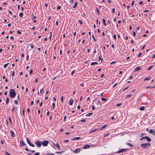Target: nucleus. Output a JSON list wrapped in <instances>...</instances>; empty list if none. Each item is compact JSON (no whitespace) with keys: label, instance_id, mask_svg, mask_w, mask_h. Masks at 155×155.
<instances>
[{"label":"nucleus","instance_id":"obj_1","mask_svg":"<svg viewBox=\"0 0 155 155\" xmlns=\"http://www.w3.org/2000/svg\"><path fill=\"white\" fill-rule=\"evenodd\" d=\"M16 93L13 89H11L9 91V96L11 98H14L16 96Z\"/></svg>","mask_w":155,"mask_h":155},{"label":"nucleus","instance_id":"obj_2","mask_svg":"<svg viewBox=\"0 0 155 155\" xmlns=\"http://www.w3.org/2000/svg\"><path fill=\"white\" fill-rule=\"evenodd\" d=\"M151 144L150 143H143L141 144V147L144 149H147L148 147L150 146Z\"/></svg>","mask_w":155,"mask_h":155},{"label":"nucleus","instance_id":"obj_3","mask_svg":"<svg viewBox=\"0 0 155 155\" xmlns=\"http://www.w3.org/2000/svg\"><path fill=\"white\" fill-rule=\"evenodd\" d=\"M49 143V142L48 140H44L42 142V144L43 146H46L48 145Z\"/></svg>","mask_w":155,"mask_h":155},{"label":"nucleus","instance_id":"obj_4","mask_svg":"<svg viewBox=\"0 0 155 155\" xmlns=\"http://www.w3.org/2000/svg\"><path fill=\"white\" fill-rule=\"evenodd\" d=\"M35 143L37 147H40L42 144V142L40 141H36Z\"/></svg>","mask_w":155,"mask_h":155},{"label":"nucleus","instance_id":"obj_5","mask_svg":"<svg viewBox=\"0 0 155 155\" xmlns=\"http://www.w3.org/2000/svg\"><path fill=\"white\" fill-rule=\"evenodd\" d=\"M26 140H27V143L30 146H31L33 147H34V146H35L34 145L31 143L30 139L28 138H26Z\"/></svg>","mask_w":155,"mask_h":155},{"label":"nucleus","instance_id":"obj_6","mask_svg":"<svg viewBox=\"0 0 155 155\" xmlns=\"http://www.w3.org/2000/svg\"><path fill=\"white\" fill-rule=\"evenodd\" d=\"M127 150V149H121L118 151H117L116 153H121L124 151H126Z\"/></svg>","mask_w":155,"mask_h":155},{"label":"nucleus","instance_id":"obj_7","mask_svg":"<svg viewBox=\"0 0 155 155\" xmlns=\"http://www.w3.org/2000/svg\"><path fill=\"white\" fill-rule=\"evenodd\" d=\"M90 147V146L89 144H86L84 145L82 148L83 149H87L89 148Z\"/></svg>","mask_w":155,"mask_h":155},{"label":"nucleus","instance_id":"obj_8","mask_svg":"<svg viewBox=\"0 0 155 155\" xmlns=\"http://www.w3.org/2000/svg\"><path fill=\"white\" fill-rule=\"evenodd\" d=\"M141 66H138L137 67L135 68L134 70L135 72H137V71H139L141 69Z\"/></svg>","mask_w":155,"mask_h":155},{"label":"nucleus","instance_id":"obj_9","mask_svg":"<svg viewBox=\"0 0 155 155\" xmlns=\"http://www.w3.org/2000/svg\"><path fill=\"white\" fill-rule=\"evenodd\" d=\"M149 132L151 134H153L155 135V131L153 129H151L149 131Z\"/></svg>","mask_w":155,"mask_h":155},{"label":"nucleus","instance_id":"obj_10","mask_svg":"<svg viewBox=\"0 0 155 155\" xmlns=\"http://www.w3.org/2000/svg\"><path fill=\"white\" fill-rule=\"evenodd\" d=\"M81 149L79 148L76 149L74 151V153H79Z\"/></svg>","mask_w":155,"mask_h":155},{"label":"nucleus","instance_id":"obj_11","mask_svg":"<svg viewBox=\"0 0 155 155\" xmlns=\"http://www.w3.org/2000/svg\"><path fill=\"white\" fill-rule=\"evenodd\" d=\"M20 145L21 146H24L26 145V144L24 143L23 141L22 140L20 142Z\"/></svg>","mask_w":155,"mask_h":155},{"label":"nucleus","instance_id":"obj_12","mask_svg":"<svg viewBox=\"0 0 155 155\" xmlns=\"http://www.w3.org/2000/svg\"><path fill=\"white\" fill-rule=\"evenodd\" d=\"M53 144L54 146L57 147L59 149H60V147L58 143H57L56 144H55L54 143H53Z\"/></svg>","mask_w":155,"mask_h":155},{"label":"nucleus","instance_id":"obj_13","mask_svg":"<svg viewBox=\"0 0 155 155\" xmlns=\"http://www.w3.org/2000/svg\"><path fill=\"white\" fill-rule=\"evenodd\" d=\"M146 139L149 142L151 141V139L148 136H146Z\"/></svg>","mask_w":155,"mask_h":155},{"label":"nucleus","instance_id":"obj_14","mask_svg":"<svg viewBox=\"0 0 155 155\" xmlns=\"http://www.w3.org/2000/svg\"><path fill=\"white\" fill-rule=\"evenodd\" d=\"M74 101L73 99H71L69 101V104L72 105Z\"/></svg>","mask_w":155,"mask_h":155},{"label":"nucleus","instance_id":"obj_15","mask_svg":"<svg viewBox=\"0 0 155 155\" xmlns=\"http://www.w3.org/2000/svg\"><path fill=\"white\" fill-rule=\"evenodd\" d=\"M81 139V137H74L73 138L72 140H79Z\"/></svg>","mask_w":155,"mask_h":155},{"label":"nucleus","instance_id":"obj_16","mask_svg":"<svg viewBox=\"0 0 155 155\" xmlns=\"http://www.w3.org/2000/svg\"><path fill=\"white\" fill-rule=\"evenodd\" d=\"M10 133L11 135V136L12 137H14L15 136V135L14 134V133L13 131L11 130L10 131Z\"/></svg>","mask_w":155,"mask_h":155},{"label":"nucleus","instance_id":"obj_17","mask_svg":"<svg viewBox=\"0 0 155 155\" xmlns=\"http://www.w3.org/2000/svg\"><path fill=\"white\" fill-rule=\"evenodd\" d=\"M98 130V129H94V130H92L91 131H90L89 132V133L90 134L91 133H93L94 132L96 131L97 130Z\"/></svg>","mask_w":155,"mask_h":155},{"label":"nucleus","instance_id":"obj_18","mask_svg":"<svg viewBox=\"0 0 155 155\" xmlns=\"http://www.w3.org/2000/svg\"><path fill=\"white\" fill-rule=\"evenodd\" d=\"M93 113H89L88 114L86 115V116L87 117H89L91 116L92 114Z\"/></svg>","mask_w":155,"mask_h":155},{"label":"nucleus","instance_id":"obj_19","mask_svg":"<svg viewBox=\"0 0 155 155\" xmlns=\"http://www.w3.org/2000/svg\"><path fill=\"white\" fill-rule=\"evenodd\" d=\"M107 124H105V125L103 126H102V127H101V128L100 129V130H101L102 129H104V128H105L106 127V126H107Z\"/></svg>","mask_w":155,"mask_h":155},{"label":"nucleus","instance_id":"obj_20","mask_svg":"<svg viewBox=\"0 0 155 155\" xmlns=\"http://www.w3.org/2000/svg\"><path fill=\"white\" fill-rule=\"evenodd\" d=\"M126 144L128 145V146H129L130 147H133V145H132L130 143H127Z\"/></svg>","mask_w":155,"mask_h":155},{"label":"nucleus","instance_id":"obj_21","mask_svg":"<svg viewBox=\"0 0 155 155\" xmlns=\"http://www.w3.org/2000/svg\"><path fill=\"white\" fill-rule=\"evenodd\" d=\"M97 64V62H92L91 63V65H94L95 64Z\"/></svg>","mask_w":155,"mask_h":155},{"label":"nucleus","instance_id":"obj_22","mask_svg":"<svg viewBox=\"0 0 155 155\" xmlns=\"http://www.w3.org/2000/svg\"><path fill=\"white\" fill-rule=\"evenodd\" d=\"M145 107H144L142 106L140 108V110H144Z\"/></svg>","mask_w":155,"mask_h":155},{"label":"nucleus","instance_id":"obj_23","mask_svg":"<svg viewBox=\"0 0 155 155\" xmlns=\"http://www.w3.org/2000/svg\"><path fill=\"white\" fill-rule=\"evenodd\" d=\"M9 99L8 97H7L6 99V104H8L9 102Z\"/></svg>","mask_w":155,"mask_h":155},{"label":"nucleus","instance_id":"obj_24","mask_svg":"<svg viewBox=\"0 0 155 155\" xmlns=\"http://www.w3.org/2000/svg\"><path fill=\"white\" fill-rule=\"evenodd\" d=\"M77 4H78V3L77 2H75L74 5V6H73V8H75L76 7V6H77Z\"/></svg>","mask_w":155,"mask_h":155},{"label":"nucleus","instance_id":"obj_25","mask_svg":"<svg viewBox=\"0 0 155 155\" xmlns=\"http://www.w3.org/2000/svg\"><path fill=\"white\" fill-rule=\"evenodd\" d=\"M102 20H103V23H104V25L106 26V24L105 23V21H106L104 19H103Z\"/></svg>","mask_w":155,"mask_h":155},{"label":"nucleus","instance_id":"obj_26","mask_svg":"<svg viewBox=\"0 0 155 155\" xmlns=\"http://www.w3.org/2000/svg\"><path fill=\"white\" fill-rule=\"evenodd\" d=\"M9 63H8L6 64H4L3 67L4 68H6L7 67V65L9 64Z\"/></svg>","mask_w":155,"mask_h":155},{"label":"nucleus","instance_id":"obj_27","mask_svg":"<svg viewBox=\"0 0 155 155\" xmlns=\"http://www.w3.org/2000/svg\"><path fill=\"white\" fill-rule=\"evenodd\" d=\"M150 78L147 77V78H145L144 79V80L145 81L146 80H150Z\"/></svg>","mask_w":155,"mask_h":155},{"label":"nucleus","instance_id":"obj_28","mask_svg":"<svg viewBox=\"0 0 155 155\" xmlns=\"http://www.w3.org/2000/svg\"><path fill=\"white\" fill-rule=\"evenodd\" d=\"M96 11H97V13L99 15H100V12H99V11L98 8H96Z\"/></svg>","mask_w":155,"mask_h":155},{"label":"nucleus","instance_id":"obj_29","mask_svg":"<svg viewBox=\"0 0 155 155\" xmlns=\"http://www.w3.org/2000/svg\"><path fill=\"white\" fill-rule=\"evenodd\" d=\"M19 16L21 17H22L23 16V13L22 12H20L19 13Z\"/></svg>","mask_w":155,"mask_h":155},{"label":"nucleus","instance_id":"obj_30","mask_svg":"<svg viewBox=\"0 0 155 155\" xmlns=\"http://www.w3.org/2000/svg\"><path fill=\"white\" fill-rule=\"evenodd\" d=\"M52 107L51 108H53V110L54 109V107H55V104H54V103H52Z\"/></svg>","mask_w":155,"mask_h":155},{"label":"nucleus","instance_id":"obj_31","mask_svg":"<svg viewBox=\"0 0 155 155\" xmlns=\"http://www.w3.org/2000/svg\"><path fill=\"white\" fill-rule=\"evenodd\" d=\"M44 91V89L43 88L41 89L40 90V93L41 94Z\"/></svg>","mask_w":155,"mask_h":155},{"label":"nucleus","instance_id":"obj_32","mask_svg":"<svg viewBox=\"0 0 155 155\" xmlns=\"http://www.w3.org/2000/svg\"><path fill=\"white\" fill-rule=\"evenodd\" d=\"M101 100L102 101H106L107 100V99L105 98H103V97H102L101 98Z\"/></svg>","mask_w":155,"mask_h":155},{"label":"nucleus","instance_id":"obj_33","mask_svg":"<svg viewBox=\"0 0 155 155\" xmlns=\"http://www.w3.org/2000/svg\"><path fill=\"white\" fill-rule=\"evenodd\" d=\"M62 151H60V152H55V153H58L59 154H61L62 153Z\"/></svg>","mask_w":155,"mask_h":155},{"label":"nucleus","instance_id":"obj_34","mask_svg":"<svg viewBox=\"0 0 155 155\" xmlns=\"http://www.w3.org/2000/svg\"><path fill=\"white\" fill-rule=\"evenodd\" d=\"M76 70H73L72 71L71 74L72 76H73L74 73V72Z\"/></svg>","mask_w":155,"mask_h":155},{"label":"nucleus","instance_id":"obj_35","mask_svg":"<svg viewBox=\"0 0 155 155\" xmlns=\"http://www.w3.org/2000/svg\"><path fill=\"white\" fill-rule=\"evenodd\" d=\"M46 155H55L53 153H47Z\"/></svg>","mask_w":155,"mask_h":155},{"label":"nucleus","instance_id":"obj_36","mask_svg":"<svg viewBox=\"0 0 155 155\" xmlns=\"http://www.w3.org/2000/svg\"><path fill=\"white\" fill-rule=\"evenodd\" d=\"M92 38H93V39H94V41L95 42H96V41H96V40L95 38H94V35H92Z\"/></svg>","mask_w":155,"mask_h":155},{"label":"nucleus","instance_id":"obj_37","mask_svg":"<svg viewBox=\"0 0 155 155\" xmlns=\"http://www.w3.org/2000/svg\"><path fill=\"white\" fill-rule=\"evenodd\" d=\"M153 67V65H151V66H150L149 68H148V70H150L151 69V68Z\"/></svg>","mask_w":155,"mask_h":155},{"label":"nucleus","instance_id":"obj_38","mask_svg":"<svg viewBox=\"0 0 155 155\" xmlns=\"http://www.w3.org/2000/svg\"><path fill=\"white\" fill-rule=\"evenodd\" d=\"M82 122H85L86 121V120L85 119H82V120H80Z\"/></svg>","mask_w":155,"mask_h":155},{"label":"nucleus","instance_id":"obj_39","mask_svg":"<svg viewBox=\"0 0 155 155\" xmlns=\"http://www.w3.org/2000/svg\"><path fill=\"white\" fill-rule=\"evenodd\" d=\"M146 136L143 137H142V138H141L140 140H143L144 139H146Z\"/></svg>","mask_w":155,"mask_h":155},{"label":"nucleus","instance_id":"obj_40","mask_svg":"<svg viewBox=\"0 0 155 155\" xmlns=\"http://www.w3.org/2000/svg\"><path fill=\"white\" fill-rule=\"evenodd\" d=\"M78 22L81 24H83V21L81 20H79Z\"/></svg>","mask_w":155,"mask_h":155},{"label":"nucleus","instance_id":"obj_41","mask_svg":"<svg viewBox=\"0 0 155 155\" xmlns=\"http://www.w3.org/2000/svg\"><path fill=\"white\" fill-rule=\"evenodd\" d=\"M131 94H129V95H128L127 96H126V98H128V97H130L131 96Z\"/></svg>","mask_w":155,"mask_h":155},{"label":"nucleus","instance_id":"obj_42","mask_svg":"<svg viewBox=\"0 0 155 155\" xmlns=\"http://www.w3.org/2000/svg\"><path fill=\"white\" fill-rule=\"evenodd\" d=\"M9 120L10 121L11 123L12 124V122L11 120V119L10 116L9 117Z\"/></svg>","mask_w":155,"mask_h":155},{"label":"nucleus","instance_id":"obj_43","mask_svg":"<svg viewBox=\"0 0 155 155\" xmlns=\"http://www.w3.org/2000/svg\"><path fill=\"white\" fill-rule=\"evenodd\" d=\"M5 153L6 155H11V154H9L8 152L7 151H5Z\"/></svg>","mask_w":155,"mask_h":155},{"label":"nucleus","instance_id":"obj_44","mask_svg":"<svg viewBox=\"0 0 155 155\" xmlns=\"http://www.w3.org/2000/svg\"><path fill=\"white\" fill-rule=\"evenodd\" d=\"M142 53H140L138 55V57H140L141 56V55H142Z\"/></svg>","mask_w":155,"mask_h":155},{"label":"nucleus","instance_id":"obj_45","mask_svg":"<svg viewBox=\"0 0 155 155\" xmlns=\"http://www.w3.org/2000/svg\"><path fill=\"white\" fill-rule=\"evenodd\" d=\"M61 7L60 6H58L57 7V9L58 10L60 9L61 8Z\"/></svg>","mask_w":155,"mask_h":155},{"label":"nucleus","instance_id":"obj_46","mask_svg":"<svg viewBox=\"0 0 155 155\" xmlns=\"http://www.w3.org/2000/svg\"><path fill=\"white\" fill-rule=\"evenodd\" d=\"M155 87V86H153V87H151L150 86H149V87H146V88H153V87Z\"/></svg>","mask_w":155,"mask_h":155},{"label":"nucleus","instance_id":"obj_47","mask_svg":"<svg viewBox=\"0 0 155 155\" xmlns=\"http://www.w3.org/2000/svg\"><path fill=\"white\" fill-rule=\"evenodd\" d=\"M113 38L115 40L116 39V35H114L113 36Z\"/></svg>","mask_w":155,"mask_h":155},{"label":"nucleus","instance_id":"obj_48","mask_svg":"<svg viewBox=\"0 0 155 155\" xmlns=\"http://www.w3.org/2000/svg\"><path fill=\"white\" fill-rule=\"evenodd\" d=\"M134 1H132V3H131V5L132 6H133L134 5Z\"/></svg>","mask_w":155,"mask_h":155},{"label":"nucleus","instance_id":"obj_49","mask_svg":"<svg viewBox=\"0 0 155 155\" xmlns=\"http://www.w3.org/2000/svg\"><path fill=\"white\" fill-rule=\"evenodd\" d=\"M14 102L16 104H18V102L16 100H15L14 101Z\"/></svg>","mask_w":155,"mask_h":155},{"label":"nucleus","instance_id":"obj_50","mask_svg":"<svg viewBox=\"0 0 155 155\" xmlns=\"http://www.w3.org/2000/svg\"><path fill=\"white\" fill-rule=\"evenodd\" d=\"M92 109L93 110H95V107L94 105H93L92 106Z\"/></svg>","mask_w":155,"mask_h":155},{"label":"nucleus","instance_id":"obj_51","mask_svg":"<svg viewBox=\"0 0 155 155\" xmlns=\"http://www.w3.org/2000/svg\"><path fill=\"white\" fill-rule=\"evenodd\" d=\"M121 104V103L118 104L116 105V106L119 107V106H120Z\"/></svg>","mask_w":155,"mask_h":155},{"label":"nucleus","instance_id":"obj_52","mask_svg":"<svg viewBox=\"0 0 155 155\" xmlns=\"http://www.w3.org/2000/svg\"><path fill=\"white\" fill-rule=\"evenodd\" d=\"M33 72V71L32 70H30V72H29V74H31Z\"/></svg>","mask_w":155,"mask_h":155},{"label":"nucleus","instance_id":"obj_53","mask_svg":"<svg viewBox=\"0 0 155 155\" xmlns=\"http://www.w3.org/2000/svg\"><path fill=\"white\" fill-rule=\"evenodd\" d=\"M143 2L142 1H141L139 2V4L140 5H142L143 4Z\"/></svg>","mask_w":155,"mask_h":155},{"label":"nucleus","instance_id":"obj_54","mask_svg":"<svg viewBox=\"0 0 155 155\" xmlns=\"http://www.w3.org/2000/svg\"><path fill=\"white\" fill-rule=\"evenodd\" d=\"M112 12H113V13H115V8H112Z\"/></svg>","mask_w":155,"mask_h":155},{"label":"nucleus","instance_id":"obj_55","mask_svg":"<svg viewBox=\"0 0 155 155\" xmlns=\"http://www.w3.org/2000/svg\"><path fill=\"white\" fill-rule=\"evenodd\" d=\"M133 34L134 36L135 37V35H136V33L135 32V31H134L133 32Z\"/></svg>","mask_w":155,"mask_h":155},{"label":"nucleus","instance_id":"obj_56","mask_svg":"<svg viewBox=\"0 0 155 155\" xmlns=\"http://www.w3.org/2000/svg\"><path fill=\"white\" fill-rule=\"evenodd\" d=\"M117 83H115L114 85H113V87H115V86H116V85H117Z\"/></svg>","mask_w":155,"mask_h":155},{"label":"nucleus","instance_id":"obj_57","mask_svg":"<svg viewBox=\"0 0 155 155\" xmlns=\"http://www.w3.org/2000/svg\"><path fill=\"white\" fill-rule=\"evenodd\" d=\"M39 154H40V153H39L37 152V153H35V155H39Z\"/></svg>","mask_w":155,"mask_h":155},{"label":"nucleus","instance_id":"obj_58","mask_svg":"<svg viewBox=\"0 0 155 155\" xmlns=\"http://www.w3.org/2000/svg\"><path fill=\"white\" fill-rule=\"evenodd\" d=\"M109 134H106L104 135V137H106L109 135Z\"/></svg>","mask_w":155,"mask_h":155},{"label":"nucleus","instance_id":"obj_59","mask_svg":"<svg viewBox=\"0 0 155 155\" xmlns=\"http://www.w3.org/2000/svg\"><path fill=\"white\" fill-rule=\"evenodd\" d=\"M17 33L18 34H20L21 33V32L20 31H17Z\"/></svg>","mask_w":155,"mask_h":155},{"label":"nucleus","instance_id":"obj_60","mask_svg":"<svg viewBox=\"0 0 155 155\" xmlns=\"http://www.w3.org/2000/svg\"><path fill=\"white\" fill-rule=\"evenodd\" d=\"M116 61H113L112 62H111V63H110V64H113L114 63H116Z\"/></svg>","mask_w":155,"mask_h":155},{"label":"nucleus","instance_id":"obj_61","mask_svg":"<svg viewBox=\"0 0 155 155\" xmlns=\"http://www.w3.org/2000/svg\"><path fill=\"white\" fill-rule=\"evenodd\" d=\"M61 102H62L63 101V96H62L61 97Z\"/></svg>","mask_w":155,"mask_h":155},{"label":"nucleus","instance_id":"obj_62","mask_svg":"<svg viewBox=\"0 0 155 155\" xmlns=\"http://www.w3.org/2000/svg\"><path fill=\"white\" fill-rule=\"evenodd\" d=\"M10 39L12 40H13L14 39V37L13 36H11L10 37Z\"/></svg>","mask_w":155,"mask_h":155},{"label":"nucleus","instance_id":"obj_63","mask_svg":"<svg viewBox=\"0 0 155 155\" xmlns=\"http://www.w3.org/2000/svg\"><path fill=\"white\" fill-rule=\"evenodd\" d=\"M69 141V140H65L64 141V142L65 143H67Z\"/></svg>","mask_w":155,"mask_h":155},{"label":"nucleus","instance_id":"obj_64","mask_svg":"<svg viewBox=\"0 0 155 155\" xmlns=\"http://www.w3.org/2000/svg\"><path fill=\"white\" fill-rule=\"evenodd\" d=\"M31 48H34V46L33 45V44H31Z\"/></svg>","mask_w":155,"mask_h":155}]
</instances>
